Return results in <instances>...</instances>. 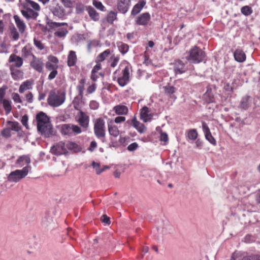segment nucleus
I'll return each mask as SVG.
<instances>
[{
    "label": "nucleus",
    "instance_id": "f257e3e1",
    "mask_svg": "<svg viewBox=\"0 0 260 260\" xmlns=\"http://www.w3.org/2000/svg\"><path fill=\"white\" fill-rule=\"evenodd\" d=\"M36 120L38 131L45 137H49L52 133V126L47 115L40 112L36 115Z\"/></svg>",
    "mask_w": 260,
    "mask_h": 260
},
{
    "label": "nucleus",
    "instance_id": "f03ea898",
    "mask_svg": "<svg viewBox=\"0 0 260 260\" xmlns=\"http://www.w3.org/2000/svg\"><path fill=\"white\" fill-rule=\"evenodd\" d=\"M22 6L23 9L21 10V13L23 17L27 20L37 19L41 9L38 3L31 0H25Z\"/></svg>",
    "mask_w": 260,
    "mask_h": 260
},
{
    "label": "nucleus",
    "instance_id": "7ed1b4c3",
    "mask_svg": "<svg viewBox=\"0 0 260 260\" xmlns=\"http://www.w3.org/2000/svg\"><path fill=\"white\" fill-rule=\"evenodd\" d=\"M66 98V93L64 90L53 89L49 92L47 103L51 107H58L64 102Z\"/></svg>",
    "mask_w": 260,
    "mask_h": 260
},
{
    "label": "nucleus",
    "instance_id": "20e7f679",
    "mask_svg": "<svg viewBox=\"0 0 260 260\" xmlns=\"http://www.w3.org/2000/svg\"><path fill=\"white\" fill-rule=\"evenodd\" d=\"M132 71V66L127 63L121 72L119 70H117L114 72L113 79L114 80L116 79L118 84L120 86L123 87L129 81L130 73Z\"/></svg>",
    "mask_w": 260,
    "mask_h": 260
},
{
    "label": "nucleus",
    "instance_id": "39448f33",
    "mask_svg": "<svg viewBox=\"0 0 260 260\" xmlns=\"http://www.w3.org/2000/svg\"><path fill=\"white\" fill-rule=\"evenodd\" d=\"M48 61L45 63V67L47 71H50L48 76V79L52 80L54 79L58 74V59L54 56L50 55L48 57Z\"/></svg>",
    "mask_w": 260,
    "mask_h": 260
},
{
    "label": "nucleus",
    "instance_id": "423d86ee",
    "mask_svg": "<svg viewBox=\"0 0 260 260\" xmlns=\"http://www.w3.org/2000/svg\"><path fill=\"white\" fill-rule=\"evenodd\" d=\"M59 131L62 136L71 137L81 133L82 129L77 125L66 123L60 125Z\"/></svg>",
    "mask_w": 260,
    "mask_h": 260
},
{
    "label": "nucleus",
    "instance_id": "0eeeda50",
    "mask_svg": "<svg viewBox=\"0 0 260 260\" xmlns=\"http://www.w3.org/2000/svg\"><path fill=\"white\" fill-rule=\"evenodd\" d=\"M189 54L187 59L193 63H198L204 61L206 56L205 53L197 46L190 49Z\"/></svg>",
    "mask_w": 260,
    "mask_h": 260
},
{
    "label": "nucleus",
    "instance_id": "6e6552de",
    "mask_svg": "<svg viewBox=\"0 0 260 260\" xmlns=\"http://www.w3.org/2000/svg\"><path fill=\"white\" fill-rule=\"evenodd\" d=\"M30 169V166H26L22 170L12 171L9 175L8 180L11 182H18L27 175Z\"/></svg>",
    "mask_w": 260,
    "mask_h": 260
},
{
    "label": "nucleus",
    "instance_id": "1a4fd4ad",
    "mask_svg": "<svg viewBox=\"0 0 260 260\" xmlns=\"http://www.w3.org/2000/svg\"><path fill=\"white\" fill-rule=\"evenodd\" d=\"M93 131L95 136L100 139L106 137L105 122L103 118L99 117L95 119L93 123Z\"/></svg>",
    "mask_w": 260,
    "mask_h": 260
},
{
    "label": "nucleus",
    "instance_id": "9d476101",
    "mask_svg": "<svg viewBox=\"0 0 260 260\" xmlns=\"http://www.w3.org/2000/svg\"><path fill=\"white\" fill-rule=\"evenodd\" d=\"M76 121L83 128L87 129L89 124V116L84 112L80 110L76 117Z\"/></svg>",
    "mask_w": 260,
    "mask_h": 260
},
{
    "label": "nucleus",
    "instance_id": "9b49d317",
    "mask_svg": "<svg viewBox=\"0 0 260 260\" xmlns=\"http://www.w3.org/2000/svg\"><path fill=\"white\" fill-rule=\"evenodd\" d=\"M51 151L52 153L57 155L66 154L68 152L65 143L61 141L53 145L51 148Z\"/></svg>",
    "mask_w": 260,
    "mask_h": 260
},
{
    "label": "nucleus",
    "instance_id": "f8f14e48",
    "mask_svg": "<svg viewBox=\"0 0 260 260\" xmlns=\"http://www.w3.org/2000/svg\"><path fill=\"white\" fill-rule=\"evenodd\" d=\"M30 66L35 70L39 73H42L43 71L44 63L42 58L33 56V58L30 62Z\"/></svg>",
    "mask_w": 260,
    "mask_h": 260
},
{
    "label": "nucleus",
    "instance_id": "ddd939ff",
    "mask_svg": "<svg viewBox=\"0 0 260 260\" xmlns=\"http://www.w3.org/2000/svg\"><path fill=\"white\" fill-rule=\"evenodd\" d=\"M151 16L148 12L143 13L136 17L135 22L137 25L145 26L148 24Z\"/></svg>",
    "mask_w": 260,
    "mask_h": 260
},
{
    "label": "nucleus",
    "instance_id": "4468645a",
    "mask_svg": "<svg viewBox=\"0 0 260 260\" xmlns=\"http://www.w3.org/2000/svg\"><path fill=\"white\" fill-rule=\"evenodd\" d=\"M153 114L151 112L150 110L146 106L143 107L140 111V119L144 122L150 121L152 119Z\"/></svg>",
    "mask_w": 260,
    "mask_h": 260
},
{
    "label": "nucleus",
    "instance_id": "2eb2a0df",
    "mask_svg": "<svg viewBox=\"0 0 260 260\" xmlns=\"http://www.w3.org/2000/svg\"><path fill=\"white\" fill-rule=\"evenodd\" d=\"M126 123L128 124L132 125L141 134L144 133L145 132V126L144 124L138 121L136 117H134L132 120H128Z\"/></svg>",
    "mask_w": 260,
    "mask_h": 260
},
{
    "label": "nucleus",
    "instance_id": "dca6fc26",
    "mask_svg": "<svg viewBox=\"0 0 260 260\" xmlns=\"http://www.w3.org/2000/svg\"><path fill=\"white\" fill-rule=\"evenodd\" d=\"M53 15L61 19H63L66 16V12L64 9L59 5H56L51 9Z\"/></svg>",
    "mask_w": 260,
    "mask_h": 260
},
{
    "label": "nucleus",
    "instance_id": "f3484780",
    "mask_svg": "<svg viewBox=\"0 0 260 260\" xmlns=\"http://www.w3.org/2000/svg\"><path fill=\"white\" fill-rule=\"evenodd\" d=\"M131 5V0H118L117 9L122 14H125L128 10Z\"/></svg>",
    "mask_w": 260,
    "mask_h": 260
},
{
    "label": "nucleus",
    "instance_id": "a211bd4d",
    "mask_svg": "<svg viewBox=\"0 0 260 260\" xmlns=\"http://www.w3.org/2000/svg\"><path fill=\"white\" fill-rule=\"evenodd\" d=\"M202 128L205 134L206 139L212 145H216V141L212 136L209 127L205 122H202Z\"/></svg>",
    "mask_w": 260,
    "mask_h": 260
},
{
    "label": "nucleus",
    "instance_id": "6ab92c4d",
    "mask_svg": "<svg viewBox=\"0 0 260 260\" xmlns=\"http://www.w3.org/2000/svg\"><path fill=\"white\" fill-rule=\"evenodd\" d=\"M83 99V95L78 94L74 97L72 103L74 109L79 111V112L80 110H81V108L84 105V102Z\"/></svg>",
    "mask_w": 260,
    "mask_h": 260
},
{
    "label": "nucleus",
    "instance_id": "aec40b11",
    "mask_svg": "<svg viewBox=\"0 0 260 260\" xmlns=\"http://www.w3.org/2000/svg\"><path fill=\"white\" fill-rule=\"evenodd\" d=\"M9 62L14 63L10 66H13L14 68H20L23 63V59L22 57L16 55L15 54H12L9 58Z\"/></svg>",
    "mask_w": 260,
    "mask_h": 260
},
{
    "label": "nucleus",
    "instance_id": "412c9836",
    "mask_svg": "<svg viewBox=\"0 0 260 260\" xmlns=\"http://www.w3.org/2000/svg\"><path fill=\"white\" fill-rule=\"evenodd\" d=\"M234 59L239 62H243L246 60V55L242 49L237 48L233 53Z\"/></svg>",
    "mask_w": 260,
    "mask_h": 260
},
{
    "label": "nucleus",
    "instance_id": "4be33fe9",
    "mask_svg": "<svg viewBox=\"0 0 260 260\" xmlns=\"http://www.w3.org/2000/svg\"><path fill=\"white\" fill-rule=\"evenodd\" d=\"M15 24L20 34L24 32L26 26L24 21L18 15H15L13 16Z\"/></svg>",
    "mask_w": 260,
    "mask_h": 260
},
{
    "label": "nucleus",
    "instance_id": "5701e85b",
    "mask_svg": "<svg viewBox=\"0 0 260 260\" xmlns=\"http://www.w3.org/2000/svg\"><path fill=\"white\" fill-rule=\"evenodd\" d=\"M146 3L144 0L139 1L138 3L135 5L131 11L132 16H136L141 12L146 5Z\"/></svg>",
    "mask_w": 260,
    "mask_h": 260
},
{
    "label": "nucleus",
    "instance_id": "b1692460",
    "mask_svg": "<svg viewBox=\"0 0 260 260\" xmlns=\"http://www.w3.org/2000/svg\"><path fill=\"white\" fill-rule=\"evenodd\" d=\"M78 61L76 52L73 50L69 51L67 57V64L68 67H72L76 65Z\"/></svg>",
    "mask_w": 260,
    "mask_h": 260
},
{
    "label": "nucleus",
    "instance_id": "393cba45",
    "mask_svg": "<svg viewBox=\"0 0 260 260\" xmlns=\"http://www.w3.org/2000/svg\"><path fill=\"white\" fill-rule=\"evenodd\" d=\"M10 70L12 78L16 81L22 79L23 77V72L20 70L15 69L13 66H10Z\"/></svg>",
    "mask_w": 260,
    "mask_h": 260
},
{
    "label": "nucleus",
    "instance_id": "a878e982",
    "mask_svg": "<svg viewBox=\"0 0 260 260\" xmlns=\"http://www.w3.org/2000/svg\"><path fill=\"white\" fill-rule=\"evenodd\" d=\"M86 10L90 18L94 21H97L100 19L99 13L91 6H88L86 8Z\"/></svg>",
    "mask_w": 260,
    "mask_h": 260
},
{
    "label": "nucleus",
    "instance_id": "bb28decb",
    "mask_svg": "<svg viewBox=\"0 0 260 260\" xmlns=\"http://www.w3.org/2000/svg\"><path fill=\"white\" fill-rule=\"evenodd\" d=\"M111 53V51L110 49L105 50L103 52L100 53L95 58V62L98 63L99 62L104 61Z\"/></svg>",
    "mask_w": 260,
    "mask_h": 260
},
{
    "label": "nucleus",
    "instance_id": "cd10ccee",
    "mask_svg": "<svg viewBox=\"0 0 260 260\" xmlns=\"http://www.w3.org/2000/svg\"><path fill=\"white\" fill-rule=\"evenodd\" d=\"M174 65V71L176 73L182 74L185 72V64L182 61L180 60H176Z\"/></svg>",
    "mask_w": 260,
    "mask_h": 260
},
{
    "label": "nucleus",
    "instance_id": "c85d7f7f",
    "mask_svg": "<svg viewBox=\"0 0 260 260\" xmlns=\"http://www.w3.org/2000/svg\"><path fill=\"white\" fill-rule=\"evenodd\" d=\"M33 84V81L27 80L23 82L20 86L19 88V92L21 93L24 92L26 90L30 89L32 88Z\"/></svg>",
    "mask_w": 260,
    "mask_h": 260
},
{
    "label": "nucleus",
    "instance_id": "c756f323",
    "mask_svg": "<svg viewBox=\"0 0 260 260\" xmlns=\"http://www.w3.org/2000/svg\"><path fill=\"white\" fill-rule=\"evenodd\" d=\"M30 162V158L26 155H22L20 156L17 160H16V164L19 167H23L25 165L30 166L29 164Z\"/></svg>",
    "mask_w": 260,
    "mask_h": 260
},
{
    "label": "nucleus",
    "instance_id": "7c9ffc66",
    "mask_svg": "<svg viewBox=\"0 0 260 260\" xmlns=\"http://www.w3.org/2000/svg\"><path fill=\"white\" fill-rule=\"evenodd\" d=\"M32 48L29 45H26L23 47L21 50L22 56L24 58H28L31 56L33 58V56H35L32 53Z\"/></svg>",
    "mask_w": 260,
    "mask_h": 260
},
{
    "label": "nucleus",
    "instance_id": "2f4dec72",
    "mask_svg": "<svg viewBox=\"0 0 260 260\" xmlns=\"http://www.w3.org/2000/svg\"><path fill=\"white\" fill-rule=\"evenodd\" d=\"M117 115H126L128 113V108L124 105H117L113 108Z\"/></svg>",
    "mask_w": 260,
    "mask_h": 260
},
{
    "label": "nucleus",
    "instance_id": "473e14b6",
    "mask_svg": "<svg viewBox=\"0 0 260 260\" xmlns=\"http://www.w3.org/2000/svg\"><path fill=\"white\" fill-rule=\"evenodd\" d=\"M108 128L109 134L114 137H117L120 134L118 127L113 124H108Z\"/></svg>",
    "mask_w": 260,
    "mask_h": 260
},
{
    "label": "nucleus",
    "instance_id": "72a5a7b5",
    "mask_svg": "<svg viewBox=\"0 0 260 260\" xmlns=\"http://www.w3.org/2000/svg\"><path fill=\"white\" fill-rule=\"evenodd\" d=\"M85 84L86 79L85 78H82L79 81L78 84L76 87L78 94L83 95Z\"/></svg>",
    "mask_w": 260,
    "mask_h": 260
},
{
    "label": "nucleus",
    "instance_id": "f704fd0d",
    "mask_svg": "<svg viewBox=\"0 0 260 260\" xmlns=\"http://www.w3.org/2000/svg\"><path fill=\"white\" fill-rule=\"evenodd\" d=\"M203 99L207 103H211L214 102V95L211 90H207L203 95Z\"/></svg>",
    "mask_w": 260,
    "mask_h": 260
},
{
    "label": "nucleus",
    "instance_id": "c9c22d12",
    "mask_svg": "<svg viewBox=\"0 0 260 260\" xmlns=\"http://www.w3.org/2000/svg\"><path fill=\"white\" fill-rule=\"evenodd\" d=\"M0 103L3 105V108L7 114L10 113L12 107L11 105V102L10 100L5 99L0 102Z\"/></svg>",
    "mask_w": 260,
    "mask_h": 260
},
{
    "label": "nucleus",
    "instance_id": "e433bc0d",
    "mask_svg": "<svg viewBox=\"0 0 260 260\" xmlns=\"http://www.w3.org/2000/svg\"><path fill=\"white\" fill-rule=\"evenodd\" d=\"M117 44L118 50L122 54L124 55L128 51L129 46L127 44L122 42H118Z\"/></svg>",
    "mask_w": 260,
    "mask_h": 260
},
{
    "label": "nucleus",
    "instance_id": "4c0bfd02",
    "mask_svg": "<svg viewBox=\"0 0 260 260\" xmlns=\"http://www.w3.org/2000/svg\"><path fill=\"white\" fill-rule=\"evenodd\" d=\"M7 123L11 126L10 129L12 131L18 132L21 129L20 124L17 121H8Z\"/></svg>",
    "mask_w": 260,
    "mask_h": 260
},
{
    "label": "nucleus",
    "instance_id": "58836bf2",
    "mask_svg": "<svg viewBox=\"0 0 260 260\" xmlns=\"http://www.w3.org/2000/svg\"><path fill=\"white\" fill-rule=\"evenodd\" d=\"M117 13L115 11H110L107 16V21L109 23L112 24L115 20L117 19Z\"/></svg>",
    "mask_w": 260,
    "mask_h": 260
},
{
    "label": "nucleus",
    "instance_id": "ea45409f",
    "mask_svg": "<svg viewBox=\"0 0 260 260\" xmlns=\"http://www.w3.org/2000/svg\"><path fill=\"white\" fill-rule=\"evenodd\" d=\"M241 12L245 16H249L253 13L252 9L249 6H245L241 8Z\"/></svg>",
    "mask_w": 260,
    "mask_h": 260
},
{
    "label": "nucleus",
    "instance_id": "a19ab883",
    "mask_svg": "<svg viewBox=\"0 0 260 260\" xmlns=\"http://www.w3.org/2000/svg\"><path fill=\"white\" fill-rule=\"evenodd\" d=\"M66 8H73L75 4V0H60Z\"/></svg>",
    "mask_w": 260,
    "mask_h": 260
},
{
    "label": "nucleus",
    "instance_id": "79ce46f5",
    "mask_svg": "<svg viewBox=\"0 0 260 260\" xmlns=\"http://www.w3.org/2000/svg\"><path fill=\"white\" fill-rule=\"evenodd\" d=\"M68 33V31L66 28H61L54 32V36L58 38H63Z\"/></svg>",
    "mask_w": 260,
    "mask_h": 260
},
{
    "label": "nucleus",
    "instance_id": "37998d69",
    "mask_svg": "<svg viewBox=\"0 0 260 260\" xmlns=\"http://www.w3.org/2000/svg\"><path fill=\"white\" fill-rule=\"evenodd\" d=\"M10 36L14 41H17L19 38V34L14 26L11 28Z\"/></svg>",
    "mask_w": 260,
    "mask_h": 260
},
{
    "label": "nucleus",
    "instance_id": "c03bdc74",
    "mask_svg": "<svg viewBox=\"0 0 260 260\" xmlns=\"http://www.w3.org/2000/svg\"><path fill=\"white\" fill-rule=\"evenodd\" d=\"M34 45L40 50H42L45 48L44 44H43L42 42L38 38H34Z\"/></svg>",
    "mask_w": 260,
    "mask_h": 260
},
{
    "label": "nucleus",
    "instance_id": "a18cd8bd",
    "mask_svg": "<svg viewBox=\"0 0 260 260\" xmlns=\"http://www.w3.org/2000/svg\"><path fill=\"white\" fill-rule=\"evenodd\" d=\"M198 137V133L196 129H191L188 132V137L189 139L194 140Z\"/></svg>",
    "mask_w": 260,
    "mask_h": 260
},
{
    "label": "nucleus",
    "instance_id": "49530a36",
    "mask_svg": "<svg viewBox=\"0 0 260 260\" xmlns=\"http://www.w3.org/2000/svg\"><path fill=\"white\" fill-rule=\"evenodd\" d=\"M164 90L166 94L170 95L175 93L176 89L174 86H167L164 87Z\"/></svg>",
    "mask_w": 260,
    "mask_h": 260
},
{
    "label": "nucleus",
    "instance_id": "de8ad7c7",
    "mask_svg": "<svg viewBox=\"0 0 260 260\" xmlns=\"http://www.w3.org/2000/svg\"><path fill=\"white\" fill-rule=\"evenodd\" d=\"M240 107L243 109H246L248 107V97L245 96L242 99L240 103Z\"/></svg>",
    "mask_w": 260,
    "mask_h": 260
},
{
    "label": "nucleus",
    "instance_id": "09e8293b",
    "mask_svg": "<svg viewBox=\"0 0 260 260\" xmlns=\"http://www.w3.org/2000/svg\"><path fill=\"white\" fill-rule=\"evenodd\" d=\"M110 59L112 60V61L110 66L111 68H114L117 66L120 59V57L119 56H115L114 55H113L111 57Z\"/></svg>",
    "mask_w": 260,
    "mask_h": 260
},
{
    "label": "nucleus",
    "instance_id": "8fccbe9b",
    "mask_svg": "<svg viewBox=\"0 0 260 260\" xmlns=\"http://www.w3.org/2000/svg\"><path fill=\"white\" fill-rule=\"evenodd\" d=\"M92 166L95 169L96 173L98 175L100 174L104 171V169L101 168L100 165L99 163L93 161L92 163Z\"/></svg>",
    "mask_w": 260,
    "mask_h": 260
},
{
    "label": "nucleus",
    "instance_id": "3c124183",
    "mask_svg": "<svg viewBox=\"0 0 260 260\" xmlns=\"http://www.w3.org/2000/svg\"><path fill=\"white\" fill-rule=\"evenodd\" d=\"M47 25L51 28H55L59 27L62 25H67V23H59V22H47Z\"/></svg>",
    "mask_w": 260,
    "mask_h": 260
},
{
    "label": "nucleus",
    "instance_id": "603ef678",
    "mask_svg": "<svg viewBox=\"0 0 260 260\" xmlns=\"http://www.w3.org/2000/svg\"><path fill=\"white\" fill-rule=\"evenodd\" d=\"M93 5L98 9L104 11L105 10V7L103 5L101 2L94 0L93 1Z\"/></svg>",
    "mask_w": 260,
    "mask_h": 260
},
{
    "label": "nucleus",
    "instance_id": "864d4df0",
    "mask_svg": "<svg viewBox=\"0 0 260 260\" xmlns=\"http://www.w3.org/2000/svg\"><path fill=\"white\" fill-rule=\"evenodd\" d=\"M89 107L92 110H97L99 107V103L94 100L91 101L89 103Z\"/></svg>",
    "mask_w": 260,
    "mask_h": 260
},
{
    "label": "nucleus",
    "instance_id": "5fc2aeb1",
    "mask_svg": "<svg viewBox=\"0 0 260 260\" xmlns=\"http://www.w3.org/2000/svg\"><path fill=\"white\" fill-rule=\"evenodd\" d=\"M12 99L16 103H22V101L21 99L20 95L17 93H13L12 94Z\"/></svg>",
    "mask_w": 260,
    "mask_h": 260
},
{
    "label": "nucleus",
    "instance_id": "6e6d98bb",
    "mask_svg": "<svg viewBox=\"0 0 260 260\" xmlns=\"http://www.w3.org/2000/svg\"><path fill=\"white\" fill-rule=\"evenodd\" d=\"M10 128H5L2 132V135L3 136L9 138L11 136Z\"/></svg>",
    "mask_w": 260,
    "mask_h": 260
},
{
    "label": "nucleus",
    "instance_id": "4d7b16f0",
    "mask_svg": "<svg viewBox=\"0 0 260 260\" xmlns=\"http://www.w3.org/2000/svg\"><path fill=\"white\" fill-rule=\"evenodd\" d=\"M28 120V116L26 114L23 115L22 117L21 120V122L22 125L24 126H25L27 129L28 128V125L27 124Z\"/></svg>",
    "mask_w": 260,
    "mask_h": 260
},
{
    "label": "nucleus",
    "instance_id": "13d9d810",
    "mask_svg": "<svg viewBox=\"0 0 260 260\" xmlns=\"http://www.w3.org/2000/svg\"><path fill=\"white\" fill-rule=\"evenodd\" d=\"M95 89H96L95 84L93 83V84L89 85L86 90L87 94H91V93H93L95 91Z\"/></svg>",
    "mask_w": 260,
    "mask_h": 260
},
{
    "label": "nucleus",
    "instance_id": "bf43d9fd",
    "mask_svg": "<svg viewBox=\"0 0 260 260\" xmlns=\"http://www.w3.org/2000/svg\"><path fill=\"white\" fill-rule=\"evenodd\" d=\"M6 89H7V87H4V86H3L0 88V102L6 99H4V97L6 94Z\"/></svg>",
    "mask_w": 260,
    "mask_h": 260
},
{
    "label": "nucleus",
    "instance_id": "052dcab7",
    "mask_svg": "<svg viewBox=\"0 0 260 260\" xmlns=\"http://www.w3.org/2000/svg\"><path fill=\"white\" fill-rule=\"evenodd\" d=\"M160 140L164 142H167L168 141V136L166 133L161 132L160 136Z\"/></svg>",
    "mask_w": 260,
    "mask_h": 260
},
{
    "label": "nucleus",
    "instance_id": "680f3d73",
    "mask_svg": "<svg viewBox=\"0 0 260 260\" xmlns=\"http://www.w3.org/2000/svg\"><path fill=\"white\" fill-rule=\"evenodd\" d=\"M138 147V144L136 142H134L128 146L127 150L130 151H133L135 150Z\"/></svg>",
    "mask_w": 260,
    "mask_h": 260
},
{
    "label": "nucleus",
    "instance_id": "e2e57ef3",
    "mask_svg": "<svg viewBox=\"0 0 260 260\" xmlns=\"http://www.w3.org/2000/svg\"><path fill=\"white\" fill-rule=\"evenodd\" d=\"M242 260H260V255H252L244 257Z\"/></svg>",
    "mask_w": 260,
    "mask_h": 260
},
{
    "label": "nucleus",
    "instance_id": "0e129e2a",
    "mask_svg": "<svg viewBox=\"0 0 260 260\" xmlns=\"http://www.w3.org/2000/svg\"><path fill=\"white\" fill-rule=\"evenodd\" d=\"M77 144L73 142H69L67 145H66V148L69 149H74L77 147Z\"/></svg>",
    "mask_w": 260,
    "mask_h": 260
},
{
    "label": "nucleus",
    "instance_id": "69168bd1",
    "mask_svg": "<svg viewBox=\"0 0 260 260\" xmlns=\"http://www.w3.org/2000/svg\"><path fill=\"white\" fill-rule=\"evenodd\" d=\"M25 98L28 103H32L33 94L31 92H29L25 94Z\"/></svg>",
    "mask_w": 260,
    "mask_h": 260
},
{
    "label": "nucleus",
    "instance_id": "338daca9",
    "mask_svg": "<svg viewBox=\"0 0 260 260\" xmlns=\"http://www.w3.org/2000/svg\"><path fill=\"white\" fill-rule=\"evenodd\" d=\"M101 69H102L101 62H99L98 63H96V64L93 67L91 71H93V72H98V71Z\"/></svg>",
    "mask_w": 260,
    "mask_h": 260
},
{
    "label": "nucleus",
    "instance_id": "774afa93",
    "mask_svg": "<svg viewBox=\"0 0 260 260\" xmlns=\"http://www.w3.org/2000/svg\"><path fill=\"white\" fill-rule=\"evenodd\" d=\"M99 78V76L98 72H93V71H91L90 78L92 81H96Z\"/></svg>",
    "mask_w": 260,
    "mask_h": 260
}]
</instances>
